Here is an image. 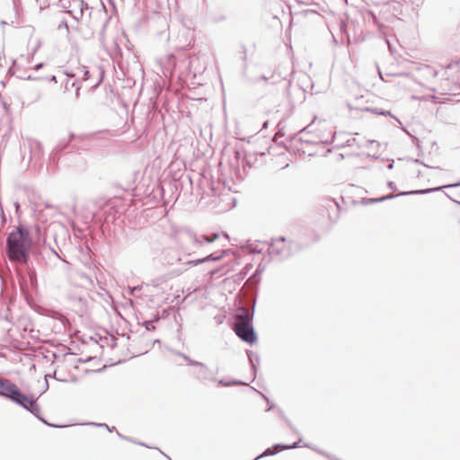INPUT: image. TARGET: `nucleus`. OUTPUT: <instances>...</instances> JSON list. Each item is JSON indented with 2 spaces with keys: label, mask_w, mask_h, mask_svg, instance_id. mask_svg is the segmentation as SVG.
I'll return each mask as SVG.
<instances>
[{
  "label": "nucleus",
  "mask_w": 460,
  "mask_h": 460,
  "mask_svg": "<svg viewBox=\"0 0 460 460\" xmlns=\"http://www.w3.org/2000/svg\"><path fill=\"white\" fill-rule=\"evenodd\" d=\"M31 246L29 231L22 225L16 226L6 237V255L17 266L16 273L22 288L30 286L35 289L38 287L37 273L31 262Z\"/></svg>",
  "instance_id": "obj_1"
},
{
  "label": "nucleus",
  "mask_w": 460,
  "mask_h": 460,
  "mask_svg": "<svg viewBox=\"0 0 460 460\" xmlns=\"http://www.w3.org/2000/svg\"><path fill=\"white\" fill-rule=\"evenodd\" d=\"M226 254H228V250H222L220 252L210 253L203 258L186 260V255H181L174 249L166 248L162 252L161 261L164 265L178 266L174 270V273L181 275L187 270L189 266H197L207 262L218 261Z\"/></svg>",
  "instance_id": "obj_2"
},
{
  "label": "nucleus",
  "mask_w": 460,
  "mask_h": 460,
  "mask_svg": "<svg viewBox=\"0 0 460 460\" xmlns=\"http://www.w3.org/2000/svg\"><path fill=\"white\" fill-rule=\"evenodd\" d=\"M253 315L254 308L250 311L240 307L234 314L233 324V330L237 337L250 345L257 341V334L252 323Z\"/></svg>",
  "instance_id": "obj_3"
},
{
  "label": "nucleus",
  "mask_w": 460,
  "mask_h": 460,
  "mask_svg": "<svg viewBox=\"0 0 460 460\" xmlns=\"http://www.w3.org/2000/svg\"><path fill=\"white\" fill-rule=\"evenodd\" d=\"M13 402L16 403L17 405L21 406L30 413H31L33 416H35L39 420L46 424L47 426L53 427V428H63L64 426H59L56 424H51L48 422L40 414V408L37 402V400L34 398L33 395L28 396L25 394H23L20 389L16 395L12 400Z\"/></svg>",
  "instance_id": "obj_4"
},
{
  "label": "nucleus",
  "mask_w": 460,
  "mask_h": 460,
  "mask_svg": "<svg viewBox=\"0 0 460 460\" xmlns=\"http://www.w3.org/2000/svg\"><path fill=\"white\" fill-rule=\"evenodd\" d=\"M456 187H460V181H457V182H455V183H450V184H447V185L439 186V187H435V188L423 189V190H409V191H402V192H399L396 195L390 193V194H387V195H385V196H382V197L376 198V199H362V204H364V205H370V204H375V203H379V202H383V201H385V200H389V199H394V198L399 197V196L423 195V194H428V193H432V192H435V191H438V190H442L444 188H456Z\"/></svg>",
  "instance_id": "obj_5"
},
{
  "label": "nucleus",
  "mask_w": 460,
  "mask_h": 460,
  "mask_svg": "<svg viewBox=\"0 0 460 460\" xmlns=\"http://www.w3.org/2000/svg\"><path fill=\"white\" fill-rule=\"evenodd\" d=\"M293 242L288 241L284 236L272 238L269 247V254L278 257L283 261L289 258L293 254Z\"/></svg>",
  "instance_id": "obj_6"
},
{
  "label": "nucleus",
  "mask_w": 460,
  "mask_h": 460,
  "mask_svg": "<svg viewBox=\"0 0 460 460\" xmlns=\"http://www.w3.org/2000/svg\"><path fill=\"white\" fill-rule=\"evenodd\" d=\"M192 367H196L197 369L192 372V376L199 382L205 381H217L214 373L211 369L203 362H191Z\"/></svg>",
  "instance_id": "obj_7"
},
{
  "label": "nucleus",
  "mask_w": 460,
  "mask_h": 460,
  "mask_svg": "<svg viewBox=\"0 0 460 460\" xmlns=\"http://www.w3.org/2000/svg\"><path fill=\"white\" fill-rule=\"evenodd\" d=\"M78 74L81 75V79L84 81H88L93 76L97 77L96 83L90 86L92 89H96L100 85L103 78V71L100 68L89 70L86 66H82L78 68Z\"/></svg>",
  "instance_id": "obj_8"
},
{
  "label": "nucleus",
  "mask_w": 460,
  "mask_h": 460,
  "mask_svg": "<svg viewBox=\"0 0 460 460\" xmlns=\"http://www.w3.org/2000/svg\"><path fill=\"white\" fill-rule=\"evenodd\" d=\"M18 386L8 379L0 377V395L12 401L18 393Z\"/></svg>",
  "instance_id": "obj_9"
},
{
  "label": "nucleus",
  "mask_w": 460,
  "mask_h": 460,
  "mask_svg": "<svg viewBox=\"0 0 460 460\" xmlns=\"http://www.w3.org/2000/svg\"><path fill=\"white\" fill-rule=\"evenodd\" d=\"M31 160L40 161L43 158V147L40 141L36 139H28Z\"/></svg>",
  "instance_id": "obj_10"
},
{
  "label": "nucleus",
  "mask_w": 460,
  "mask_h": 460,
  "mask_svg": "<svg viewBox=\"0 0 460 460\" xmlns=\"http://www.w3.org/2000/svg\"><path fill=\"white\" fill-rule=\"evenodd\" d=\"M146 240L148 243V248H149L152 255H157L160 252L162 253V252L164 250V247H163L164 243H163L162 238L155 237V236L152 235L151 234H149L146 237Z\"/></svg>",
  "instance_id": "obj_11"
},
{
  "label": "nucleus",
  "mask_w": 460,
  "mask_h": 460,
  "mask_svg": "<svg viewBox=\"0 0 460 460\" xmlns=\"http://www.w3.org/2000/svg\"><path fill=\"white\" fill-rule=\"evenodd\" d=\"M219 234L218 233H214L211 235H200L197 236L194 234H190V238L195 245L202 246L205 243H211L215 242L218 238Z\"/></svg>",
  "instance_id": "obj_12"
},
{
  "label": "nucleus",
  "mask_w": 460,
  "mask_h": 460,
  "mask_svg": "<svg viewBox=\"0 0 460 460\" xmlns=\"http://www.w3.org/2000/svg\"><path fill=\"white\" fill-rule=\"evenodd\" d=\"M75 134L70 133L69 137L66 139H61L58 145L54 147L58 152H63L70 144V142L75 138Z\"/></svg>",
  "instance_id": "obj_13"
},
{
  "label": "nucleus",
  "mask_w": 460,
  "mask_h": 460,
  "mask_svg": "<svg viewBox=\"0 0 460 460\" xmlns=\"http://www.w3.org/2000/svg\"><path fill=\"white\" fill-rule=\"evenodd\" d=\"M281 450H282L281 447H276V444H275L272 447L266 448L261 455H259L253 460H258L260 458L266 457V456H275Z\"/></svg>",
  "instance_id": "obj_14"
},
{
  "label": "nucleus",
  "mask_w": 460,
  "mask_h": 460,
  "mask_svg": "<svg viewBox=\"0 0 460 460\" xmlns=\"http://www.w3.org/2000/svg\"><path fill=\"white\" fill-rule=\"evenodd\" d=\"M366 111H370L374 114H376V115H387V116H390L391 118L394 119L398 123L401 124V121L399 120L398 118H396L395 116H394L390 111H387V110H384V109H381V108H367Z\"/></svg>",
  "instance_id": "obj_15"
},
{
  "label": "nucleus",
  "mask_w": 460,
  "mask_h": 460,
  "mask_svg": "<svg viewBox=\"0 0 460 460\" xmlns=\"http://www.w3.org/2000/svg\"><path fill=\"white\" fill-rule=\"evenodd\" d=\"M247 357H248V359H249V362H250V365H251V367H252V372L254 374V378H255L256 377L257 367H256V365H255L254 361L259 362L260 358H259V356L256 353H253L251 350H247Z\"/></svg>",
  "instance_id": "obj_16"
},
{
  "label": "nucleus",
  "mask_w": 460,
  "mask_h": 460,
  "mask_svg": "<svg viewBox=\"0 0 460 460\" xmlns=\"http://www.w3.org/2000/svg\"><path fill=\"white\" fill-rule=\"evenodd\" d=\"M364 19L368 22H372L373 24L376 25L379 28L381 27V23L379 22L376 13L372 10L366 11Z\"/></svg>",
  "instance_id": "obj_17"
},
{
  "label": "nucleus",
  "mask_w": 460,
  "mask_h": 460,
  "mask_svg": "<svg viewBox=\"0 0 460 460\" xmlns=\"http://www.w3.org/2000/svg\"><path fill=\"white\" fill-rule=\"evenodd\" d=\"M216 382L221 386L247 385L246 383L236 379H232L230 381H225L224 379H217Z\"/></svg>",
  "instance_id": "obj_18"
},
{
  "label": "nucleus",
  "mask_w": 460,
  "mask_h": 460,
  "mask_svg": "<svg viewBox=\"0 0 460 460\" xmlns=\"http://www.w3.org/2000/svg\"><path fill=\"white\" fill-rule=\"evenodd\" d=\"M62 152H58L56 149L53 148L51 151L49 160V164L53 165L54 167H57L59 162V159L61 157Z\"/></svg>",
  "instance_id": "obj_19"
},
{
  "label": "nucleus",
  "mask_w": 460,
  "mask_h": 460,
  "mask_svg": "<svg viewBox=\"0 0 460 460\" xmlns=\"http://www.w3.org/2000/svg\"><path fill=\"white\" fill-rule=\"evenodd\" d=\"M300 440L294 442L293 444H282V443H277L276 447H281V449H293L300 447Z\"/></svg>",
  "instance_id": "obj_20"
},
{
  "label": "nucleus",
  "mask_w": 460,
  "mask_h": 460,
  "mask_svg": "<svg viewBox=\"0 0 460 460\" xmlns=\"http://www.w3.org/2000/svg\"><path fill=\"white\" fill-rule=\"evenodd\" d=\"M177 66L176 57L173 54H169L167 56V66L175 68Z\"/></svg>",
  "instance_id": "obj_21"
},
{
  "label": "nucleus",
  "mask_w": 460,
  "mask_h": 460,
  "mask_svg": "<svg viewBox=\"0 0 460 460\" xmlns=\"http://www.w3.org/2000/svg\"><path fill=\"white\" fill-rule=\"evenodd\" d=\"M257 160L256 156L253 155H246L243 158V163H245L249 167H252V164Z\"/></svg>",
  "instance_id": "obj_22"
},
{
  "label": "nucleus",
  "mask_w": 460,
  "mask_h": 460,
  "mask_svg": "<svg viewBox=\"0 0 460 460\" xmlns=\"http://www.w3.org/2000/svg\"><path fill=\"white\" fill-rule=\"evenodd\" d=\"M71 87L75 88V97H76V99H78L80 97V90L82 87L81 84H79V82L77 80H74L71 83Z\"/></svg>",
  "instance_id": "obj_23"
},
{
  "label": "nucleus",
  "mask_w": 460,
  "mask_h": 460,
  "mask_svg": "<svg viewBox=\"0 0 460 460\" xmlns=\"http://www.w3.org/2000/svg\"><path fill=\"white\" fill-rule=\"evenodd\" d=\"M76 3H77L78 7H79L80 16H83L84 10V9H88V4L84 1H83V0H76Z\"/></svg>",
  "instance_id": "obj_24"
},
{
  "label": "nucleus",
  "mask_w": 460,
  "mask_h": 460,
  "mask_svg": "<svg viewBox=\"0 0 460 460\" xmlns=\"http://www.w3.org/2000/svg\"><path fill=\"white\" fill-rule=\"evenodd\" d=\"M195 58H192V57H185L181 62L182 64H184L185 62H187V68L188 69H190V67L192 66V64L194 62Z\"/></svg>",
  "instance_id": "obj_25"
},
{
  "label": "nucleus",
  "mask_w": 460,
  "mask_h": 460,
  "mask_svg": "<svg viewBox=\"0 0 460 460\" xmlns=\"http://www.w3.org/2000/svg\"><path fill=\"white\" fill-rule=\"evenodd\" d=\"M64 28L66 31V33L69 32L68 24L66 19H62L59 24L58 25V30H61Z\"/></svg>",
  "instance_id": "obj_26"
},
{
  "label": "nucleus",
  "mask_w": 460,
  "mask_h": 460,
  "mask_svg": "<svg viewBox=\"0 0 460 460\" xmlns=\"http://www.w3.org/2000/svg\"><path fill=\"white\" fill-rule=\"evenodd\" d=\"M93 425L94 426H99V427H102V428H105L107 429L110 432H111L112 430H116V428L115 427H111L110 428L106 423H92Z\"/></svg>",
  "instance_id": "obj_27"
},
{
  "label": "nucleus",
  "mask_w": 460,
  "mask_h": 460,
  "mask_svg": "<svg viewBox=\"0 0 460 460\" xmlns=\"http://www.w3.org/2000/svg\"><path fill=\"white\" fill-rule=\"evenodd\" d=\"M320 454L323 455L324 456H326L328 459L330 460H341L339 458H337L335 456L332 455V454H329L327 452H324V451H318Z\"/></svg>",
  "instance_id": "obj_28"
},
{
  "label": "nucleus",
  "mask_w": 460,
  "mask_h": 460,
  "mask_svg": "<svg viewBox=\"0 0 460 460\" xmlns=\"http://www.w3.org/2000/svg\"><path fill=\"white\" fill-rule=\"evenodd\" d=\"M320 454L323 455L324 456H326L328 459L330 460H341L339 458H337L335 456L332 455V454H329L327 452H324V451H318Z\"/></svg>",
  "instance_id": "obj_29"
},
{
  "label": "nucleus",
  "mask_w": 460,
  "mask_h": 460,
  "mask_svg": "<svg viewBox=\"0 0 460 460\" xmlns=\"http://www.w3.org/2000/svg\"><path fill=\"white\" fill-rule=\"evenodd\" d=\"M320 454L323 455L324 456H326L328 459L330 460H341L339 458H337L335 456L332 455V454H329L327 452H324V451H318Z\"/></svg>",
  "instance_id": "obj_30"
},
{
  "label": "nucleus",
  "mask_w": 460,
  "mask_h": 460,
  "mask_svg": "<svg viewBox=\"0 0 460 460\" xmlns=\"http://www.w3.org/2000/svg\"><path fill=\"white\" fill-rule=\"evenodd\" d=\"M320 454L323 455L324 456H326L328 459L330 460H341L339 458H337L335 456L332 455V454H329L327 452H324V451H318Z\"/></svg>",
  "instance_id": "obj_31"
},
{
  "label": "nucleus",
  "mask_w": 460,
  "mask_h": 460,
  "mask_svg": "<svg viewBox=\"0 0 460 460\" xmlns=\"http://www.w3.org/2000/svg\"><path fill=\"white\" fill-rule=\"evenodd\" d=\"M252 390H254V391H256V392L258 393V391H257L256 389L252 388ZM259 394H261V396L266 400V402H268V404H269V407H268L267 411H270V410H272V409H273V407H274V404H272V403H270V402L269 398H268L265 394H261V393H260V392H259Z\"/></svg>",
  "instance_id": "obj_32"
},
{
  "label": "nucleus",
  "mask_w": 460,
  "mask_h": 460,
  "mask_svg": "<svg viewBox=\"0 0 460 460\" xmlns=\"http://www.w3.org/2000/svg\"><path fill=\"white\" fill-rule=\"evenodd\" d=\"M27 79H28V80H40V78H33V77H31V75H29V76L27 77ZM44 79H45V80H49V81H51V82H55V83H57V77H56V75H52V76H50L49 78L45 77Z\"/></svg>",
  "instance_id": "obj_33"
},
{
  "label": "nucleus",
  "mask_w": 460,
  "mask_h": 460,
  "mask_svg": "<svg viewBox=\"0 0 460 460\" xmlns=\"http://www.w3.org/2000/svg\"><path fill=\"white\" fill-rule=\"evenodd\" d=\"M179 355L181 357H182L188 362V365H190V366H191V362H198L197 360L191 359L189 356H187L183 353H179Z\"/></svg>",
  "instance_id": "obj_34"
},
{
  "label": "nucleus",
  "mask_w": 460,
  "mask_h": 460,
  "mask_svg": "<svg viewBox=\"0 0 460 460\" xmlns=\"http://www.w3.org/2000/svg\"><path fill=\"white\" fill-rule=\"evenodd\" d=\"M144 325L147 331H151L154 329V324L151 321H146L144 323Z\"/></svg>",
  "instance_id": "obj_35"
},
{
  "label": "nucleus",
  "mask_w": 460,
  "mask_h": 460,
  "mask_svg": "<svg viewBox=\"0 0 460 460\" xmlns=\"http://www.w3.org/2000/svg\"><path fill=\"white\" fill-rule=\"evenodd\" d=\"M300 140L306 143V144H316L317 142L311 139L310 137L304 138L303 137H300Z\"/></svg>",
  "instance_id": "obj_36"
},
{
  "label": "nucleus",
  "mask_w": 460,
  "mask_h": 460,
  "mask_svg": "<svg viewBox=\"0 0 460 460\" xmlns=\"http://www.w3.org/2000/svg\"><path fill=\"white\" fill-rule=\"evenodd\" d=\"M67 13H70L75 21H79L80 18H82L79 12L77 13H74L73 11H67Z\"/></svg>",
  "instance_id": "obj_37"
},
{
  "label": "nucleus",
  "mask_w": 460,
  "mask_h": 460,
  "mask_svg": "<svg viewBox=\"0 0 460 460\" xmlns=\"http://www.w3.org/2000/svg\"><path fill=\"white\" fill-rule=\"evenodd\" d=\"M259 80H262V81L267 82V81H268V77H266L265 75H261V76L260 78H258V79H251V80H250V82H251L252 84H256V83H258V82H259Z\"/></svg>",
  "instance_id": "obj_38"
},
{
  "label": "nucleus",
  "mask_w": 460,
  "mask_h": 460,
  "mask_svg": "<svg viewBox=\"0 0 460 460\" xmlns=\"http://www.w3.org/2000/svg\"><path fill=\"white\" fill-rule=\"evenodd\" d=\"M122 439H124V440H128V441H130V442H133V443H136V444L140 445V446H142V447H147L145 443H142V442H136V441L132 440L130 438L126 437V436H124V438H122Z\"/></svg>",
  "instance_id": "obj_39"
},
{
  "label": "nucleus",
  "mask_w": 460,
  "mask_h": 460,
  "mask_svg": "<svg viewBox=\"0 0 460 460\" xmlns=\"http://www.w3.org/2000/svg\"><path fill=\"white\" fill-rule=\"evenodd\" d=\"M309 128H310V125H307L306 127H305L303 129H301L299 131V135H305V134L310 133Z\"/></svg>",
  "instance_id": "obj_40"
},
{
  "label": "nucleus",
  "mask_w": 460,
  "mask_h": 460,
  "mask_svg": "<svg viewBox=\"0 0 460 460\" xmlns=\"http://www.w3.org/2000/svg\"><path fill=\"white\" fill-rule=\"evenodd\" d=\"M458 64H460V60H457V61H455V62H452V63L448 64L447 68V69H452L454 66H457Z\"/></svg>",
  "instance_id": "obj_41"
},
{
  "label": "nucleus",
  "mask_w": 460,
  "mask_h": 460,
  "mask_svg": "<svg viewBox=\"0 0 460 460\" xmlns=\"http://www.w3.org/2000/svg\"><path fill=\"white\" fill-rule=\"evenodd\" d=\"M218 272H219V270H218V269H214V270H211L209 271V275H210V277L212 278V277H214L215 275H217Z\"/></svg>",
  "instance_id": "obj_42"
},
{
  "label": "nucleus",
  "mask_w": 460,
  "mask_h": 460,
  "mask_svg": "<svg viewBox=\"0 0 460 460\" xmlns=\"http://www.w3.org/2000/svg\"><path fill=\"white\" fill-rule=\"evenodd\" d=\"M240 52H241L242 54H245V53H247V48L245 47V45H243H243H241V47H240Z\"/></svg>",
  "instance_id": "obj_43"
},
{
  "label": "nucleus",
  "mask_w": 460,
  "mask_h": 460,
  "mask_svg": "<svg viewBox=\"0 0 460 460\" xmlns=\"http://www.w3.org/2000/svg\"><path fill=\"white\" fill-rule=\"evenodd\" d=\"M387 186H388V188H390L391 190H395V189H396V188H395V185H394V183L393 181H388Z\"/></svg>",
  "instance_id": "obj_44"
},
{
  "label": "nucleus",
  "mask_w": 460,
  "mask_h": 460,
  "mask_svg": "<svg viewBox=\"0 0 460 460\" xmlns=\"http://www.w3.org/2000/svg\"><path fill=\"white\" fill-rule=\"evenodd\" d=\"M43 66H44V64H43V63H38V64L35 66L34 69H35L36 71H38V70H39V69H40Z\"/></svg>",
  "instance_id": "obj_45"
},
{
  "label": "nucleus",
  "mask_w": 460,
  "mask_h": 460,
  "mask_svg": "<svg viewBox=\"0 0 460 460\" xmlns=\"http://www.w3.org/2000/svg\"><path fill=\"white\" fill-rule=\"evenodd\" d=\"M252 252H254V253H261V250H259L258 248H255V247H254V248H252Z\"/></svg>",
  "instance_id": "obj_46"
},
{
  "label": "nucleus",
  "mask_w": 460,
  "mask_h": 460,
  "mask_svg": "<svg viewBox=\"0 0 460 460\" xmlns=\"http://www.w3.org/2000/svg\"><path fill=\"white\" fill-rule=\"evenodd\" d=\"M297 4H301V5H306L307 3L304 2V1H301V0H296Z\"/></svg>",
  "instance_id": "obj_47"
},
{
  "label": "nucleus",
  "mask_w": 460,
  "mask_h": 460,
  "mask_svg": "<svg viewBox=\"0 0 460 460\" xmlns=\"http://www.w3.org/2000/svg\"><path fill=\"white\" fill-rule=\"evenodd\" d=\"M414 162L417 164H421L422 165L429 167L427 164H425L423 162H420L419 159H416Z\"/></svg>",
  "instance_id": "obj_48"
},
{
  "label": "nucleus",
  "mask_w": 460,
  "mask_h": 460,
  "mask_svg": "<svg viewBox=\"0 0 460 460\" xmlns=\"http://www.w3.org/2000/svg\"><path fill=\"white\" fill-rule=\"evenodd\" d=\"M268 125H269V122L268 121H264L263 124H262V128H267Z\"/></svg>",
  "instance_id": "obj_49"
},
{
  "label": "nucleus",
  "mask_w": 460,
  "mask_h": 460,
  "mask_svg": "<svg viewBox=\"0 0 460 460\" xmlns=\"http://www.w3.org/2000/svg\"><path fill=\"white\" fill-rule=\"evenodd\" d=\"M242 59H243V61H244V62L247 60V53L243 54Z\"/></svg>",
  "instance_id": "obj_50"
},
{
  "label": "nucleus",
  "mask_w": 460,
  "mask_h": 460,
  "mask_svg": "<svg viewBox=\"0 0 460 460\" xmlns=\"http://www.w3.org/2000/svg\"><path fill=\"white\" fill-rule=\"evenodd\" d=\"M286 421H287L288 425L289 426V428L293 429V426H292L291 422L288 420H286Z\"/></svg>",
  "instance_id": "obj_51"
},
{
  "label": "nucleus",
  "mask_w": 460,
  "mask_h": 460,
  "mask_svg": "<svg viewBox=\"0 0 460 460\" xmlns=\"http://www.w3.org/2000/svg\"><path fill=\"white\" fill-rule=\"evenodd\" d=\"M449 199H450L452 201L456 202V204H458V205L460 206V201H457V200H456V199H452L451 197H449Z\"/></svg>",
  "instance_id": "obj_52"
},
{
  "label": "nucleus",
  "mask_w": 460,
  "mask_h": 460,
  "mask_svg": "<svg viewBox=\"0 0 460 460\" xmlns=\"http://www.w3.org/2000/svg\"><path fill=\"white\" fill-rule=\"evenodd\" d=\"M387 167H388V169L391 170L394 167V163L389 164Z\"/></svg>",
  "instance_id": "obj_53"
},
{
  "label": "nucleus",
  "mask_w": 460,
  "mask_h": 460,
  "mask_svg": "<svg viewBox=\"0 0 460 460\" xmlns=\"http://www.w3.org/2000/svg\"><path fill=\"white\" fill-rule=\"evenodd\" d=\"M119 438H124V435H121L119 431H116Z\"/></svg>",
  "instance_id": "obj_54"
},
{
  "label": "nucleus",
  "mask_w": 460,
  "mask_h": 460,
  "mask_svg": "<svg viewBox=\"0 0 460 460\" xmlns=\"http://www.w3.org/2000/svg\"><path fill=\"white\" fill-rule=\"evenodd\" d=\"M69 84H70V82H69V80H67L66 83V89H68Z\"/></svg>",
  "instance_id": "obj_55"
},
{
  "label": "nucleus",
  "mask_w": 460,
  "mask_h": 460,
  "mask_svg": "<svg viewBox=\"0 0 460 460\" xmlns=\"http://www.w3.org/2000/svg\"><path fill=\"white\" fill-rule=\"evenodd\" d=\"M48 376H49V375H47V376H46V378H47ZM48 388H49V384H48V381L46 380V390H47Z\"/></svg>",
  "instance_id": "obj_56"
},
{
  "label": "nucleus",
  "mask_w": 460,
  "mask_h": 460,
  "mask_svg": "<svg viewBox=\"0 0 460 460\" xmlns=\"http://www.w3.org/2000/svg\"><path fill=\"white\" fill-rule=\"evenodd\" d=\"M414 142H416V145L419 146V139L417 137H414Z\"/></svg>",
  "instance_id": "obj_57"
},
{
  "label": "nucleus",
  "mask_w": 460,
  "mask_h": 460,
  "mask_svg": "<svg viewBox=\"0 0 460 460\" xmlns=\"http://www.w3.org/2000/svg\"><path fill=\"white\" fill-rule=\"evenodd\" d=\"M137 288V287H135L133 290H130V293L136 292Z\"/></svg>",
  "instance_id": "obj_58"
},
{
  "label": "nucleus",
  "mask_w": 460,
  "mask_h": 460,
  "mask_svg": "<svg viewBox=\"0 0 460 460\" xmlns=\"http://www.w3.org/2000/svg\"><path fill=\"white\" fill-rule=\"evenodd\" d=\"M137 288V287H135L133 290H130V293L136 292Z\"/></svg>",
  "instance_id": "obj_59"
},
{
  "label": "nucleus",
  "mask_w": 460,
  "mask_h": 460,
  "mask_svg": "<svg viewBox=\"0 0 460 460\" xmlns=\"http://www.w3.org/2000/svg\"><path fill=\"white\" fill-rule=\"evenodd\" d=\"M137 288V287H135L133 290H130V293L136 292Z\"/></svg>",
  "instance_id": "obj_60"
},
{
  "label": "nucleus",
  "mask_w": 460,
  "mask_h": 460,
  "mask_svg": "<svg viewBox=\"0 0 460 460\" xmlns=\"http://www.w3.org/2000/svg\"><path fill=\"white\" fill-rule=\"evenodd\" d=\"M5 24H7L6 22L1 21V25H5Z\"/></svg>",
  "instance_id": "obj_61"
},
{
  "label": "nucleus",
  "mask_w": 460,
  "mask_h": 460,
  "mask_svg": "<svg viewBox=\"0 0 460 460\" xmlns=\"http://www.w3.org/2000/svg\"><path fill=\"white\" fill-rule=\"evenodd\" d=\"M333 206H334L337 209L339 208V206H338V204H337V203H334V205H333Z\"/></svg>",
  "instance_id": "obj_62"
},
{
  "label": "nucleus",
  "mask_w": 460,
  "mask_h": 460,
  "mask_svg": "<svg viewBox=\"0 0 460 460\" xmlns=\"http://www.w3.org/2000/svg\"><path fill=\"white\" fill-rule=\"evenodd\" d=\"M323 143L325 144V145H328L330 142L329 141H324Z\"/></svg>",
  "instance_id": "obj_63"
},
{
  "label": "nucleus",
  "mask_w": 460,
  "mask_h": 460,
  "mask_svg": "<svg viewBox=\"0 0 460 460\" xmlns=\"http://www.w3.org/2000/svg\"><path fill=\"white\" fill-rule=\"evenodd\" d=\"M344 27H345V24L341 23V30H343Z\"/></svg>",
  "instance_id": "obj_64"
}]
</instances>
